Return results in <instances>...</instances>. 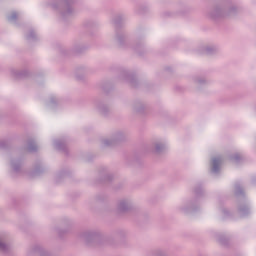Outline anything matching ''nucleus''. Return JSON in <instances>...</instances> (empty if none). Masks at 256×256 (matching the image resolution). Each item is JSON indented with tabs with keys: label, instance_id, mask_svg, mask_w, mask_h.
I'll return each instance as SVG.
<instances>
[{
	"label": "nucleus",
	"instance_id": "f257e3e1",
	"mask_svg": "<svg viewBox=\"0 0 256 256\" xmlns=\"http://www.w3.org/2000/svg\"><path fill=\"white\" fill-rule=\"evenodd\" d=\"M214 163H217V160H214Z\"/></svg>",
	"mask_w": 256,
	"mask_h": 256
}]
</instances>
